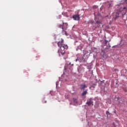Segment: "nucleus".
I'll return each mask as SVG.
<instances>
[{
  "label": "nucleus",
  "instance_id": "nucleus-12",
  "mask_svg": "<svg viewBox=\"0 0 127 127\" xmlns=\"http://www.w3.org/2000/svg\"><path fill=\"white\" fill-rule=\"evenodd\" d=\"M43 104H46V103H47V101H46V100H43Z\"/></svg>",
  "mask_w": 127,
  "mask_h": 127
},
{
  "label": "nucleus",
  "instance_id": "nucleus-18",
  "mask_svg": "<svg viewBox=\"0 0 127 127\" xmlns=\"http://www.w3.org/2000/svg\"><path fill=\"white\" fill-rule=\"evenodd\" d=\"M113 125L114 126V127H115V126H116V124L114 123H113Z\"/></svg>",
  "mask_w": 127,
  "mask_h": 127
},
{
  "label": "nucleus",
  "instance_id": "nucleus-13",
  "mask_svg": "<svg viewBox=\"0 0 127 127\" xmlns=\"http://www.w3.org/2000/svg\"><path fill=\"white\" fill-rule=\"evenodd\" d=\"M101 24L100 21H98L96 22V24Z\"/></svg>",
  "mask_w": 127,
  "mask_h": 127
},
{
  "label": "nucleus",
  "instance_id": "nucleus-6",
  "mask_svg": "<svg viewBox=\"0 0 127 127\" xmlns=\"http://www.w3.org/2000/svg\"><path fill=\"white\" fill-rule=\"evenodd\" d=\"M77 71L78 73H81V72H85V68L83 66H80L77 68Z\"/></svg>",
  "mask_w": 127,
  "mask_h": 127
},
{
  "label": "nucleus",
  "instance_id": "nucleus-2",
  "mask_svg": "<svg viewBox=\"0 0 127 127\" xmlns=\"http://www.w3.org/2000/svg\"><path fill=\"white\" fill-rule=\"evenodd\" d=\"M64 24H66V25H68V24H67V23L63 22L62 25H61V24L59 25L58 27H59V28H62V32L63 33L64 32V34H66V32L64 30Z\"/></svg>",
  "mask_w": 127,
  "mask_h": 127
},
{
  "label": "nucleus",
  "instance_id": "nucleus-10",
  "mask_svg": "<svg viewBox=\"0 0 127 127\" xmlns=\"http://www.w3.org/2000/svg\"><path fill=\"white\" fill-rule=\"evenodd\" d=\"M73 102L75 104H78V100H77V99L76 98H73Z\"/></svg>",
  "mask_w": 127,
  "mask_h": 127
},
{
  "label": "nucleus",
  "instance_id": "nucleus-8",
  "mask_svg": "<svg viewBox=\"0 0 127 127\" xmlns=\"http://www.w3.org/2000/svg\"><path fill=\"white\" fill-rule=\"evenodd\" d=\"M110 41H111V39H110L109 40L105 39L104 40V43L105 45H107V44H108V42H110Z\"/></svg>",
  "mask_w": 127,
  "mask_h": 127
},
{
  "label": "nucleus",
  "instance_id": "nucleus-5",
  "mask_svg": "<svg viewBox=\"0 0 127 127\" xmlns=\"http://www.w3.org/2000/svg\"><path fill=\"white\" fill-rule=\"evenodd\" d=\"M121 14H122V12L119 10L117 11L116 13L115 17H114L115 19H117L118 17H119V16H121Z\"/></svg>",
  "mask_w": 127,
  "mask_h": 127
},
{
  "label": "nucleus",
  "instance_id": "nucleus-3",
  "mask_svg": "<svg viewBox=\"0 0 127 127\" xmlns=\"http://www.w3.org/2000/svg\"><path fill=\"white\" fill-rule=\"evenodd\" d=\"M86 105L88 106H94V102H93V100L92 98H89L87 102H86Z\"/></svg>",
  "mask_w": 127,
  "mask_h": 127
},
{
  "label": "nucleus",
  "instance_id": "nucleus-19",
  "mask_svg": "<svg viewBox=\"0 0 127 127\" xmlns=\"http://www.w3.org/2000/svg\"><path fill=\"white\" fill-rule=\"evenodd\" d=\"M98 16H100V13H98Z\"/></svg>",
  "mask_w": 127,
  "mask_h": 127
},
{
  "label": "nucleus",
  "instance_id": "nucleus-7",
  "mask_svg": "<svg viewBox=\"0 0 127 127\" xmlns=\"http://www.w3.org/2000/svg\"><path fill=\"white\" fill-rule=\"evenodd\" d=\"M87 88L86 84H82L80 85V90H85Z\"/></svg>",
  "mask_w": 127,
  "mask_h": 127
},
{
  "label": "nucleus",
  "instance_id": "nucleus-4",
  "mask_svg": "<svg viewBox=\"0 0 127 127\" xmlns=\"http://www.w3.org/2000/svg\"><path fill=\"white\" fill-rule=\"evenodd\" d=\"M72 18L74 19V20H80V15L79 14L73 15Z\"/></svg>",
  "mask_w": 127,
  "mask_h": 127
},
{
  "label": "nucleus",
  "instance_id": "nucleus-1",
  "mask_svg": "<svg viewBox=\"0 0 127 127\" xmlns=\"http://www.w3.org/2000/svg\"><path fill=\"white\" fill-rule=\"evenodd\" d=\"M58 46L60 48L58 51L59 56H63L64 54H65V49H68V46L64 44V40L61 39V41L58 42Z\"/></svg>",
  "mask_w": 127,
  "mask_h": 127
},
{
  "label": "nucleus",
  "instance_id": "nucleus-11",
  "mask_svg": "<svg viewBox=\"0 0 127 127\" xmlns=\"http://www.w3.org/2000/svg\"><path fill=\"white\" fill-rule=\"evenodd\" d=\"M106 115H107V117H108L109 115H110V112L106 111Z\"/></svg>",
  "mask_w": 127,
  "mask_h": 127
},
{
  "label": "nucleus",
  "instance_id": "nucleus-17",
  "mask_svg": "<svg viewBox=\"0 0 127 127\" xmlns=\"http://www.w3.org/2000/svg\"><path fill=\"white\" fill-rule=\"evenodd\" d=\"M78 50H79V47H78L76 49V51H78Z\"/></svg>",
  "mask_w": 127,
  "mask_h": 127
},
{
  "label": "nucleus",
  "instance_id": "nucleus-15",
  "mask_svg": "<svg viewBox=\"0 0 127 127\" xmlns=\"http://www.w3.org/2000/svg\"><path fill=\"white\" fill-rule=\"evenodd\" d=\"M77 61H79V59H76L75 60V62H77Z\"/></svg>",
  "mask_w": 127,
  "mask_h": 127
},
{
  "label": "nucleus",
  "instance_id": "nucleus-9",
  "mask_svg": "<svg viewBox=\"0 0 127 127\" xmlns=\"http://www.w3.org/2000/svg\"><path fill=\"white\" fill-rule=\"evenodd\" d=\"M85 95H87V91H84L82 93V97H84Z\"/></svg>",
  "mask_w": 127,
  "mask_h": 127
},
{
  "label": "nucleus",
  "instance_id": "nucleus-16",
  "mask_svg": "<svg viewBox=\"0 0 127 127\" xmlns=\"http://www.w3.org/2000/svg\"><path fill=\"white\" fill-rule=\"evenodd\" d=\"M127 16V15H126V14H124V15H123V17H124V16Z\"/></svg>",
  "mask_w": 127,
  "mask_h": 127
},
{
  "label": "nucleus",
  "instance_id": "nucleus-14",
  "mask_svg": "<svg viewBox=\"0 0 127 127\" xmlns=\"http://www.w3.org/2000/svg\"><path fill=\"white\" fill-rule=\"evenodd\" d=\"M125 23H126V25L127 26V19L126 20Z\"/></svg>",
  "mask_w": 127,
  "mask_h": 127
}]
</instances>
